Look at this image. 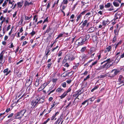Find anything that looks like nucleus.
I'll use <instances>...</instances> for the list:
<instances>
[{
	"label": "nucleus",
	"instance_id": "9d476101",
	"mask_svg": "<svg viewBox=\"0 0 124 124\" xmlns=\"http://www.w3.org/2000/svg\"><path fill=\"white\" fill-rule=\"evenodd\" d=\"M78 43L79 45H82L84 42L85 41H83V39L80 38L78 40Z\"/></svg>",
	"mask_w": 124,
	"mask_h": 124
},
{
	"label": "nucleus",
	"instance_id": "473e14b6",
	"mask_svg": "<svg viewBox=\"0 0 124 124\" xmlns=\"http://www.w3.org/2000/svg\"><path fill=\"white\" fill-rule=\"evenodd\" d=\"M88 102V100H85L83 102L81 103V105L80 106V107H82V105H85V103L87 102Z\"/></svg>",
	"mask_w": 124,
	"mask_h": 124
},
{
	"label": "nucleus",
	"instance_id": "58836bf2",
	"mask_svg": "<svg viewBox=\"0 0 124 124\" xmlns=\"http://www.w3.org/2000/svg\"><path fill=\"white\" fill-rule=\"evenodd\" d=\"M12 58L10 56H9L8 57V62L9 63H11L12 62Z\"/></svg>",
	"mask_w": 124,
	"mask_h": 124
},
{
	"label": "nucleus",
	"instance_id": "4d7b16f0",
	"mask_svg": "<svg viewBox=\"0 0 124 124\" xmlns=\"http://www.w3.org/2000/svg\"><path fill=\"white\" fill-rule=\"evenodd\" d=\"M31 18V17H29L26 16H25V19L27 20H29Z\"/></svg>",
	"mask_w": 124,
	"mask_h": 124
},
{
	"label": "nucleus",
	"instance_id": "cd10ccee",
	"mask_svg": "<svg viewBox=\"0 0 124 124\" xmlns=\"http://www.w3.org/2000/svg\"><path fill=\"white\" fill-rule=\"evenodd\" d=\"M119 31V30L118 29H115L114 30V33L115 34V36L116 35H118Z\"/></svg>",
	"mask_w": 124,
	"mask_h": 124
},
{
	"label": "nucleus",
	"instance_id": "a211bd4d",
	"mask_svg": "<svg viewBox=\"0 0 124 124\" xmlns=\"http://www.w3.org/2000/svg\"><path fill=\"white\" fill-rule=\"evenodd\" d=\"M64 89L61 88L59 87L56 90V92H59V93H61L62 92H63Z\"/></svg>",
	"mask_w": 124,
	"mask_h": 124
},
{
	"label": "nucleus",
	"instance_id": "e2e57ef3",
	"mask_svg": "<svg viewBox=\"0 0 124 124\" xmlns=\"http://www.w3.org/2000/svg\"><path fill=\"white\" fill-rule=\"evenodd\" d=\"M103 65L102 66H100L97 69V70H101L102 68H104L103 67Z\"/></svg>",
	"mask_w": 124,
	"mask_h": 124
},
{
	"label": "nucleus",
	"instance_id": "79ce46f5",
	"mask_svg": "<svg viewBox=\"0 0 124 124\" xmlns=\"http://www.w3.org/2000/svg\"><path fill=\"white\" fill-rule=\"evenodd\" d=\"M58 47V46H56L55 47L51 49V51L53 52H54V50H55L56 49H57Z\"/></svg>",
	"mask_w": 124,
	"mask_h": 124
},
{
	"label": "nucleus",
	"instance_id": "37998d69",
	"mask_svg": "<svg viewBox=\"0 0 124 124\" xmlns=\"http://www.w3.org/2000/svg\"><path fill=\"white\" fill-rule=\"evenodd\" d=\"M68 3V0H63L62 3L64 4L67 5Z\"/></svg>",
	"mask_w": 124,
	"mask_h": 124
},
{
	"label": "nucleus",
	"instance_id": "e433bc0d",
	"mask_svg": "<svg viewBox=\"0 0 124 124\" xmlns=\"http://www.w3.org/2000/svg\"><path fill=\"white\" fill-rule=\"evenodd\" d=\"M66 82H64L61 84V85L63 87H66Z\"/></svg>",
	"mask_w": 124,
	"mask_h": 124
},
{
	"label": "nucleus",
	"instance_id": "7c9ffc66",
	"mask_svg": "<svg viewBox=\"0 0 124 124\" xmlns=\"http://www.w3.org/2000/svg\"><path fill=\"white\" fill-rule=\"evenodd\" d=\"M82 16V15H81L80 14L78 16L77 19L76 20L77 22H78V20L79 19L81 18Z\"/></svg>",
	"mask_w": 124,
	"mask_h": 124
},
{
	"label": "nucleus",
	"instance_id": "a19ab883",
	"mask_svg": "<svg viewBox=\"0 0 124 124\" xmlns=\"http://www.w3.org/2000/svg\"><path fill=\"white\" fill-rule=\"evenodd\" d=\"M39 83V80H37L35 83V85L36 86H38Z\"/></svg>",
	"mask_w": 124,
	"mask_h": 124
},
{
	"label": "nucleus",
	"instance_id": "c9c22d12",
	"mask_svg": "<svg viewBox=\"0 0 124 124\" xmlns=\"http://www.w3.org/2000/svg\"><path fill=\"white\" fill-rule=\"evenodd\" d=\"M18 6L20 7L21 8L23 5L22 3L21 2H18L17 3Z\"/></svg>",
	"mask_w": 124,
	"mask_h": 124
},
{
	"label": "nucleus",
	"instance_id": "13d9d810",
	"mask_svg": "<svg viewBox=\"0 0 124 124\" xmlns=\"http://www.w3.org/2000/svg\"><path fill=\"white\" fill-rule=\"evenodd\" d=\"M57 80V78L53 79H52V81L54 83H56Z\"/></svg>",
	"mask_w": 124,
	"mask_h": 124
},
{
	"label": "nucleus",
	"instance_id": "338daca9",
	"mask_svg": "<svg viewBox=\"0 0 124 124\" xmlns=\"http://www.w3.org/2000/svg\"><path fill=\"white\" fill-rule=\"evenodd\" d=\"M27 43V42H26V41H25L24 42H23V44L22 45V46H24Z\"/></svg>",
	"mask_w": 124,
	"mask_h": 124
},
{
	"label": "nucleus",
	"instance_id": "3c124183",
	"mask_svg": "<svg viewBox=\"0 0 124 124\" xmlns=\"http://www.w3.org/2000/svg\"><path fill=\"white\" fill-rule=\"evenodd\" d=\"M116 37L115 36L113 38L112 42H114L116 41Z\"/></svg>",
	"mask_w": 124,
	"mask_h": 124
},
{
	"label": "nucleus",
	"instance_id": "a18cd8bd",
	"mask_svg": "<svg viewBox=\"0 0 124 124\" xmlns=\"http://www.w3.org/2000/svg\"><path fill=\"white\" fill-rule=\"evenodd\" d=\"M71 80L70 79H68L66 81V82H67V83L68 84H70L71 82Z\"/></svg>",
	"mask_w": 124,
	"mask_h": 124
},
{
	"label": "nucleus",
	"instance_id": "aec40b11",
	"mask_svg": "<svg viewBox=\"0 0 124 124\" xmlns=\"http://www.w3.org/2000/svg\"><path fill=\"white\" fill-rule=\"evenodd\" d=\"M50 50L49 49H46V56L47 57L48 56V55L49 53L50 52Z\"/></svg>",
	"mask_w": 124,
	"mask_h": 124
},
{
	"label": "nucleus",
	"instance_id": "7ed1b4c3",
	"mask_svg": "<svg viewBox=\"0 0 124 124\" xmlns=\"http://www.w3.org/2000/svg\"><path fill=\"white\" fill-rule=\"evenodd\" d=\"M54 30L51 28L50 26L47 27L46 30V31L45 33H48L49 35L51 36L54 31Z\"/></svg>",
	"mask_w": 124,
	"mask_h": 124
},
{
	"label": "nucleus",
	"instance_id": "69168bd1",
	"mask_svg": "<svg viewBox=\"0 0 124 124\" xmlns=\"http://www.w3.org/2000/svg\"><path fill=\"white\" fill-rule=\"evenodd\" d=\"M48 21V17H47L46 18V19L44 20L43 22V23H44L45 22H47Z\"/></svg>",
	"mask_w": 124,
	"mask_h": 124
},
{
	"label": "nucleus",
	"instance_id": "0eeeda50",
	"mask_svg": "<svg viewBox=\"0 0 124 124\" xmlns=\"http://www.w3.org/2000/svg\"><path fill=\"white\" fill-rule=\"evenodd\" d=\"M5 53L4 51H3L0 54V63H1L2 64V61L3 57V55Z\"/></svg>",
	"mask_w": 124,
	"mask_h": 124
},
{
	"label": "nucleus",
	"instance_id": "4be33fe9",
	"mask_svg": "<svg viewBox=\"0 0 124 124\" xmlns=\"http://www.w3.org/2000/svg\"><path fill=\"white\" fill-rule=\"evenodd\" d=\"M62 118L61 117V116H60V118L58 119L56 122V124H59L60 122L62 120Z\"/></svg>",
	"mask_w": 124,
	"mask_h": 124
},
{
	"label": "nucleus",
	"instance_id": "39448f33",
	"mask_svg": "<svg viewBox=\"0 0 124 124\" xmlns=\"http://www.w3.org/2000/svg\"><path fill=\"white\" fill-rule=\"evenodd\" d=\"M112 61H111L110 59V58L104 61L103 62H102L101 63V65L102 64L104 63H105V62H107L105 63V64L103 65V67L105 68V67L107 65V64L109 63V64L110 63V62H112Z\"/></svg>",
	"mask_w": 124,
	"mask_h": 124
},
{
	"label": "nucleus",
	"instance_id": "4468645a",
	"mask_svg": "<svg viewBox=\"0 0 124 124\" xmlns=\"http://www.w3.org/2000/svg\"><path fill=\"white\" fill-rule=\"evenodd\" d=\"M26 95V94H24L17 101L16 103L18 102L19 101H20L21 100H23L24 99V98H25V96Z\"/></svg>",
	"mask_w": 124,
	"mask_h": 124
},
{
	"label": "nucleus",
	"instance_id": "f3484780",
	"mask_svg": "<svg viewBox=\"0 0 124 124\" xmlns=\"http://www.w3.org/2000/svg\"><path fill=\"white\" fill-rule=\"evenodd\" d=\"M93 48H91L90 49V51L88 52V54H87V55H89L90 56V55L91 54H93V53H94V51L93 50Z\"/></svg>",
	"mask_w": 124,
	"mask_h": 124
},
{
	"label": "nucleus",
	"instance_id": "f257e3e1",
	"mask_svg": "<svg viewBox=\"0 0 124 124\" xmlns=\"http://www.w3.org/2000/svg\"><path fill=\"white\" fill-rule=\"evenodd\" d=\"M44 97H38L35 100L32 101L31 102L29 108H33L37 106V105L39 103H42L44 102Z\"/></svg>",
	"mask_w": 124,
	"mask_h": 124
},
{
	"label": "nucleus",
	"instance_id": "774afa93",
	"mask_svg": "<svg viewBox=\"0 0 124 124\" xmlns=\"http://www.w3.org/2000/svg\"><path fill=\"white\" fill-rule=\"evenodd\" d=\"M35 32L33 31L31 33V35L32 36H33L35 34Z\"/></svg>",
	"mask_w": 124,
	"mask_h": 124
},
{
	"label": "nucleus",
	"instance_id": "09e8293b",
	"mask_svg": "<svg viewBox=\"0 0 124 124\" xmlns=\"http://www.w3.org/2000/svg\"><path fill=\"white\" fill-rule=\"evenodd\" d=\"M63 35L62 34H59L58 36L56 38V39L59 38L61 37H62Z\"/></svg>",
	"mask_w": 124,
	"mask_h": 124
},
{
	"label": "nucleus",
	"instance_id": "49530a36",
	"mask_svg": "<svg viewBox=\"0 0 124 124\" xmlns=\"http://www.w3.org/2000/svg\"><path fill=\"white\" fill-rule=\"evenodd\" d=\"M113 62L112 63V64H108V65H107V66L106 67V69H108L109 68L110 66H112L113 64Z\"/></svg>",
	"mask_w": 124,
	"mask_h": 124
},
{
	"label": "nucleus",
	"instance_id": "603ef678",
	"mask_svg": "<svg viewBox=\"0 0 124 124\" xmlns=\"http://www.w3.org/2000/svg\"><path fill=\"white\" fill-rule=\"evenodd\" d=\"M71 90V87H70L68 89V90L66 92H65L66 93H67H67H68V92H70Z\"/></svg>",
	"mask_w": 124,
	"mask_h": 124
},
{
	"label": "nucleus",
	"instance_id": "5fc2aeb1",
	"mask_svg": "<svg viewBox=\"0 0 124 124\" xmlns=\"http://www.w3.org/2000/svg\"><path fill=\"white\" fill-rule=\"evenodd\" d=\"M50 120V118H48L47 119L45 122H44L43 123V124H46L47 122H48V121H49Z\"/></svg>",
	"mask_w": 124,
	"mask_h": 124
},
{
	"label": "nucleus",
	"instance_id": "0e129e2a",
	"mask_svg": "<svg viewBox=\"0 0 124 124\" xmlns=\"http://www.w3.org/2000/svg\"><path fill=\"white\" fill-rule=\"evenodd\" d=\"M23 60H20V61H19L18 62H17L16 63L17 65H19L20 63H21L22 62H23Z\"/></svg>",
	"mask_w": 124,
	"mask_h": 124
},
{
	"label": "nucleus",
	"instance_id": "5701e85b",
	"mask_svg": "<svg viewBox=\"0 0 124 124\" xmlns=\"http://www.w3.org/2000/svg\"><path fill=\"white\" fill-rule=\"evenodd\" d=\"M98 38L97 36H93L92 37V39L93 41L94 42H95L97 40Z\"/></svg>",
	"mask_w": 124,
	"mask_h": 124
},
{
	"label": "nucleus",
	"instance_id": "a878e982",
	"mask_svg": "<svg viewBox=\"0 0 124 124\" xmlns=\"http://www.w3.org/2000/svg\"><path fill=\"white\" fill-rule=\"evenodd\" d=\"M120 59V57H119V56H118L115 60V62L116 63H117L119 62Z\"/></svg>",
	"mask_w": 124,
	"mask_h": 124
},
{
	"label": "nucleus",
	"instance_id": "bf43d9fd",
	"mask_svg": "<svg viewBox=\"0 0 124 124\" xmlns=\"http://www.w3.org/2000/svg\"><path fill=\"white\" fill-rule=\"evenodd\" d=\"M91 13L90 12L87 13L86 14L85 16H86L87 17H88L87 16H91Z\"/></svg>",
	"mask_w": 124,
	"mask_h": 124
},
{
	"label": "nucleus",
	"instance_id": "dca6fc26",
	"mask_svg": "<svg viewBox=\"0 0 124 124\" xmlns=\"http://www.w3.org/2000/svg\"><path fill=\"white\" fill-rule=\"evenodd\" d=\"M117 1V0H115L113 2L114 5L116 7H118L119 6V4Z\"/></svg>",
	"mask_w": 124,
	"mask_h": 124
},
{
	"label": "nucleus",
	"instance_id": "2eb2a0df",
	"mask_svg": "<svg viewBox=\"0 0 124 124\" xmlns=\"http://www.w3.org/2000/svg\"><path fill=\"white\" fill-rule=\"evenodd\" d=\"M95 96H93L92 97L90 98L89 99H87V100H88V102H89V101H90L91 102L90 104L92 103V102H93L95 99Z\"/></svg>",
	"mask_w": 124,
	"mask_h": 124
},
{
	"label": "nucleus",
	"instance_id": "8fccbe9b",
	"mask_svg": "<svg viewBox=\"0 0 124 124\" xmlns=\"http://www.w3.org/2000/svg\"><path fill=\"white\" fill-rule=\"evenodd\" d=\"M62 52L61 51H60L58 54V56L60 57L62 55Z\"/></svg>",
	"mask_w": 124,
	"mask_h": 124
},
{
	"label": "nucleus",
	"instance_id": "393cba45",
	"mask_svg": "<svg viewBox=\"0 0 124 124\" xmlns=\"http://www.w3.org/2000/svg\"><path fill=\"white\" fill-rule=\"evenodd\" d=\"M111 4L110 3H108L106 4H105V7L106 8H109L111 6Z\"/></svg>",
	"mask_w": 124,
	"mask_h": 124
},
{
	"label": "nucleus",
	"instance_id": "b1692460",
	"mask_svg": "<svg viewBox=\"0 0 124 124\" xmlns=\"http://www.w3.org/2000/svg\"><path fill=\"white\" fill-rule=\"evenodd\" d=\"M67 95V94L65 92H64L61 96H60L61 99H62L64 98Z\"/></svg>",
	"mask_w": 124,
	"mask_h": 124
},
{
	"label": "nucleus",
	"instance_id": "412c9836",
	"mask_svg": "<svg viewBox=\"0 0 124 124\" xmlns=\"http://www.w3.org/2000/svg\"><path fill=\"white\" fill-rule=\"evenodd\" d=\"M94 28L93 27H91L88 30V31L90 32H92L94 31Z\"/></svg>",
	"mask_w": 124,
	"mask_h": 124
},
{
	"label": "nucleus",
	"instance_id": "c85d7f7f",
	"mask_svg": "<svg viewBox=\"0 0 124 124\" xmlns=\"http://www.w3.org/2000/svg\"><path fill=\"white\" fill-rule=\"evenodd\" d=\"M88 20H85V21H84L83 22V24H82V25L84 26H85L86 25V24L88 22Z\"/></svg>",
	"mask_w": 124,
	"mask_h": 124
},
{
	"label": "nucleus",
	"instance_id": "ddd939ff",
	"mask_svg": "<svg viewBox=\"0 0 124 124\" xmlns=\"http://www.w3.org/2000/svg\"><path fill=\"white\" fill-rule=\"evenodd\" d=\"M109 23V21L108 19H107L106 20H103L102 22L103 25L104 26L106 25H108Z\"/></svg>",
	"mask_w": 124,
	"mask_h": 124
},
{
	"label": "nucleus",
	"instance_id": "052dcab7",
	"mask_svg": "<svg viewBox=\"0 0 124 124\" xmlns=\"http://www.w3.org/2000/svg\"><path fill=\"white\" fill-rule=\"evenodd\" d=\"M100 9L102 10L104 8V6L103 5H100Z\"/></svg>",
	"mask_w": 124,
	"mask_h": 124
},
{
	"label": "nucleus",
	"instance_id": "680f3d73",
	"mask_svg": "<svg viewBox=\"0 0 124 124\" xmlns=\"http://www.w3.org/2000/svg\"><path fill=\"white\" fill-rule=\"evenodd\" d=\"M89 78H90L89 75H88L84 79V81H85L87 79Z\"/></svg>",
	"mask_w": 124,
	"mask_h": 124
},
{
	"label": "nucleus",
	"instance_id": "de8ad7c7",
	"mask_svg": "<svg viewBox=\"0 0 124 124\" xmlns=\"http://www.w3.org/2000/svg\"><path fill=\"white\" fill-rule=\"evenodd\" d=\"M87 11L86 10H85L83 11L80 14L81 15H83L85 14V13Z\"/></svg>",
	"mask_w": 124,
	"mask_h": 124
},
{
	"label": "nucleus",
	"instance_id": "6e6552de",
	"mask_svg": "<svg viewBox=\"0 0 124 124\" xmlns=\"http://www.w3.org/2000/svg\"><path fill=\"white\" fill-rule=\"evenodd\" d=\"M83 91H82V89L78 90L76 92V93L74 95H75V96L77 95H78V96L79 95L83 93Z\"/></svg>",
	"mask_w": 124,
	"mask_h": 124
},
{
	"label": "nucleus",
	"instance_id": "ea45409f",
	"mask_svg": "<svg viewBox=\"0 0 124 124\" xmlns=\"http://www.w3.org/2000/svg\"><path fill=\"white\" fill-rule=\"evenodd\" d=\"M86 50V47H83L80 50V51L81 52H83Z\"/></svg>",
	"mask_w": 124,
	"mask_h": 124
},
{
	"label": "nucleus",
	"instance_id": "6ab92c4d",
	"mask_svg": "<svg viewBox=\"0 0 124 124\" xmlns=\"http://www.w3.org/2000/svg\"><path fill=\"white\" fill-rule=\"evenodd\" d=\"M111 50V47L110 46H108L106 48V50L105 51V53L106 52H109Z\"/></svg>",
	"mask_w": 124,
	"mask_h": 124
},
{
	"label": "nucleus",
	"instance_id": "72a5a7b5",
	"mask_svg": "<svg viewBox=\"0 0 124 124\" xmlns=\"http://www.w3.org/2000/svg\"><path fill=\"white\" fill-rule=\"evenodd\" d=\"M83 58H85V59H87L90 57V56L89 55H87V54L86 55L84 54V55L83 56Z\"/></svg>",
	"mask_w": 124,
	"mask_h": 124
},
{
	"label": "nucleus",
	"instance_id": "9b49d317",
	"mask_svg": "<svg viewBox=\"0 0 124 124\" xmlns=\"http://www.w3.org/2000/svg\"><path fill=\"white\" fill-rule=\"evenodd\" d=\"M90 37V35L87 34L83 37V41H87Z\"/></svg>",
	"mask_w": 124,
	"mask_h": 124
},
{
	"label": "nucleus",
	"instance_id": "6e6d98bb",
	"mask_svg": "<svg viewBox=\"0 0 124 124\" xmlns=\"http://www.w3.org/2000/svg\"><path fill=\"white\" fill-rule=\"evenodd\" d=\"M13 115H14V113H12L11 114H9V116H8V118H9L11 117H12V116H13Z\"/></svg>",
	"mask_w": 124,
	"mask_h": 124
},
{
	"label": "nucleus",
	"instance_id": "f704fd0d",
	"mask_svg": "<svg viewBox=\"0 0 124 124\" xmlns=\"http://www.w3.org/2000/svg\"><path fill=\"white\" fill-rule=\"evenodd\" d=\"M97 61H95L94 62H93L91 65L90 66L91 68L93 67V66L94 65L97 64Z\"/></svg>",
	"mask_w": 124,
	"mask_h": 124
},
{
	"label": "nucleus",
	"instance_id": "c756f323",
	"mask_svg": "<svg viewBox=\"0 0 124 124\" xmlns=\"http://www.w3.org/2000/svg\"><path fill=\"white\" fill-rule=\"evenodd\" d=\"M99 86L98 85H97L96 86H95L93 88L91 91V92H93L94 90L97 89Z\"/></svg>",
	"mask_w": 124,
	"mask_h": 124
},
{
	"label": "nucleus",
	"instance_id": "423d86ee",
	"mask_svg": "<svg viewBox=\"0 0 124 124\" xmlns=\"http://www.w3.org/2000/svg\"><path fill=\"white\" fill-rule=\"evenodd\" d=\"M114 71H115V72L113 74H112V75H110L109 76V77L111 78L113 77L114 76L118 74V72H119L120 71L119 70H113L111 71V73H112Z\"/></svg>",
	"mask_w": 124,
	"mask_h": 124
},
{
	"label": "nucleus",
	"instance_id": "f03ea898",
	"mask_svg": "<svg viewBox=\"0 0 124 124\" xmlns=\"http://www.w3.org/2000/svg\"><path fill=\"white\" fill-rule=\"evenodd\" d=\"M26 110L25 109H23L20 112L17 113L14 115L15 118L20 119L23 116L24 114L25 113Z\"/></svg>",
	"mask_w": 124,
	"mask_h": 124
},
{
	"label": "nucleus",
	"instance_id": "2f4dec72",
	"mask_svg": "<svg viewBox=\"0 0 124 124\" xmlns=\"http://www.w3.org/2000/svg\"><path fill=\"white\" fill-rule=\"evenodd\" d=\"M64 59L66 60V61L69 60H70L69 56L68 55L66 56Z\"/></svg>",
	"mask_w": 124,
	"mask_h": 124
},
{
	"label": "nucleus",
	"instance_id": "4c0bfd02",
	"mask_svg": "<svg viewBox=\"0 0 124 124\" xmlns=\"http://www.w3.org/2000/svg\"><path fill=\"white\" fill-rule=\"evenodd\" d=\"M31 2H28L27 1H26L25 2L24 5L25 6H26L27 5H29L31 3Z\"/></svg>",
	"mask_w": 124,
	"mask_h": 124
},
{
	"label": "nucleus",
	"instance_id": "864d4df0",
	"mask_svg": "<svg viewBox=\"0 0 124 124\" xmlns=\"http://www.w3.org/2000/svg\"><path fill=\"white\" fill-rule=\"evenodd\" d=\"M52 64V63L50 62L47 64V67L49 69L50 68Z\"/></svg>",
	"mask_w": 124,
	"mask_h": 124
},
{
	"label": "nucleus",
	"instance_id": "1a4fd4ad",
	"mask_svg": "<svg viewBox=\"0 0 124 124\" xmlns=\"http://www.w3.org/2000/svg\"><path fill=\"white\" fill-rule=\"evenodd\" d=\"M8 68H7L4 70L3 72L5 74L4 76H7L11 72V70H9L8 71Z\"/></svg>",
	"mask_w": 124,
	"mask_h": 124
},
{
	"label": "nucleus",
	"instance_id": "f8f14e48",
	"mask_svg": "<svg viewBox=\"0 0 124 124\" xmlns=\"http://www.w3.org/2000/svg\"><path fill=\"white\" fill-rule=\"evenodd\" d=\"M46 85H46L44 83L38 89V91H40L42 90L43 89H44Z\"/></svg>",
	"mask_w": 124,
	"mask_h": 124
},
{
	"label": "nucleus",
	"instance_id": "bb28decb",
	"mask_svg": "<svg viewBox=\"0 0 124 124\" xmlns=\"http://www.w3.org/2000/svg\"><path fill=\"white\" fill-rule=\"evenodd\" d=\"M122 42V40H120V41L118 42L116 44L115 46V48H116L117 47L120 45Z\"/></svg>",
	"mask_w": 124,
	"mask_h": 124
},
{
	"label": "nucleus",
	"instance_id": "20e7f679",
	"mask_svg": "<svg viewBox=\"0 0 124 124\" xmlns=\"http://www.w3.org/2000/svg\"><path fill=\"white\" fill-rule=\"evenodd\" d=\"M32 78V76H30L29 78L27 80L25 85L28 86H30L31 84Z\"/></svg>",
	"mask_w": 124,
	"mask_h": 124
},
{
	"label": "nucleus",
	"instance_id": "c03bdc74",
	"mask_svg": "<svg viewBox=\"0 0 124 124\" xmlns=\"http://www.w3.org/2000/svg\"><path fill=\"white\" fill-rule=\"evenodd\" d=\"M115 15L117 17H118V18H120V14H119L118 13H117L115 14Z\"/></svg>",
	"mask_w": 124,
	"mask_h": 124
}]
</instances>
